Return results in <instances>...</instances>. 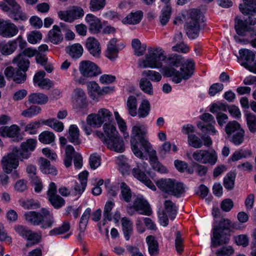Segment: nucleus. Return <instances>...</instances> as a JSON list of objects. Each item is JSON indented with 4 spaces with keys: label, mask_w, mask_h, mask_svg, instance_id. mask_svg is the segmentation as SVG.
Masks as SVG:
<instances>
[{
    "label": "nucleus",
    "mask_w": 256,
    "mask_h": 256,
    "mask_svg": "<svg viewBox=\"0 0 256 256\" xmlns=\"http://www.w3.org/2000/svg\"><path fill=\"white\" fill-rule=\"evenodd\" d=\"M182 56L177 54H171L164 56L161 52V61L164 66L162 68V75L166 77H171L172 81L176 84H179L182 80H186L190 78L194 70V62L192 60H186L182 64L180 71L175 68H178L182 63Z\"/></svg>",
    "instance_id": "obj_1"
},
{
    "label": "nucleus",
    "mask_w": 256,
    "mask_h": 256,
    "mask_svg": "<svg viewBox=\"0 0 256 256\" xmlns=\"http://www.w3.org/2000/svg\"><path fill=\"white\" fill-rule=\"evenodd\" d=\"M146 133L147 128L144 124L137 123L132 128L130 139L132 150L136 156L142 160H146V156L138 148V143L140 142L142 147L148 154L151 166L154 170L159 172L160 164L156 156V152L152 148L151 144L146 140Z\"/></svg>",
    "instance_id": "obj_2"
},
{
    "label": "nucleus",
    "mask_w": 256,
    "mask_h": 256,
    "mask_svg": "<svg viewBox=\"0 0 256 256\" xmlns=\"http://www.w3.org/2000/svg\"><path fill=\"white\" fill-rule=\"evenodd\" d=\"M36 139L30 138L21 144L22 150L16 148L12 149V152L4 156L2 160V168L6 172L10 173L13 169L16 168L18 166V160L27 159L30 157L28 151H33L36 145Z\"/></svg>",
    "instance_id": "obj_3"
},
{
    "label": "nucleus",
    "mask_w": 256,
    "mask_h": 256,
    "mask_svg": "<svg viewBox=\"0 0 256 256\" xmlns=\"http://www.w3.org/2000/svg\"><path fill=\"white\" fill-rule=\"evenodd\" d=\"M138 65L142 68H158L160 65L159 48H148L145 56L138 60Z\"/></svg>",
    "instance_id": "obj_4"
},
{
    "label": "nucleus",
    "mask_w": 256,
    "mask_h": 256,
    "mask_svg": "<svg viewBox=\"0 0 256 256\" xmlns=\"http://www.w3.org/2000/svg\"><path fill=\"white\" fill-rule=\"evenodd\" d=\"M161 190L163 198H166L168 196L180 197L184 192V188L182 183L176 182L172 179H161Z\"/></svg>",
    "instance_id": "obj_5"
},
{
    "label": "nucleus",
    "mask_w": 256,
    "mask_h": 256,
    "mask_svg": "<svg viewBox=\"0 0 256 256\" xmlns=\"http://www.w3.org/2000/svg\"><path fill=\"white\" fill-rule=\"evenodd\" d=\"M2 9L7 12L10 18L14 20H26L28 18L26 14L21 10L20 6L15 0H5V2L0 4Z\"/></svg>",
    "instance_id": "obj_6"
},
{
    "label": "nucleus",
    "mask_w": 256,
    "mask_h": 256,
    "mask_svg": "<svg viewBox=\"0 0 256 256\" xmlns=\"http://www.w3.org/2000/svg\"><path fill=\"white\" fill-rule=\"evenodd\" d=\"M231 225H216L213 228V237L212 242L214 246L226 244L229 242V236L232 231Z\"/></svg>",
    "instance_id": "obj_7"
},
{
    "label": "nucleus",
    "mask_w": 256,
    "mask_h": 256,
    "mask_svg": "<svg viewBox=\"0 0 256 256\" xmlns=\"http://www.w3.org/2000/svg\"><path fill=\"white\" fill-rule=\"evenodd\" d=\"M200 14V12L197 10H192L190 14V17L186 24V34L190 38L194 39L198 34L200 26L198 20Z\"/></svg>",
    "instance_id": "obj_8"
},
{
    "label": "nucleus",
    "mask_w": 256,
    "mask_h": 256,
    "mask_svg": "<svg viewBox=\"0 0 256 256\" xmlns=\"http://www.w3.org/2000/svg\"><path fill=\"white\" fill-rule=\"evenodd\" d=\"M84 14V10L78 6H73L68 10H60L58 12L61 20L70 23L83 17Z\"/></svg>",
    "instance_id": "obj_9"
},
{
    "label": "nucleus",
    "mask_w": 256,
    "mask_h": 256,
    "mask_svg": "<svg viewBox=\"0 0 256 256\" xmlns=\"http://www.w3.org/2000/svg\"><path fill=\"white\" fill-rule=\"evenodd\" d=\"M192 156L196 161L203 164L214 165L218 160L217 154L214 150H198L193 153Z\"/></svg>",
    "instance_id": "obj_10"
},
{
    "label": "nucleus",
    "mask_w": 256,
    "mask_h": 256,
    "mask_svg": "<svg viewBox=\"0 0 256 256\" xmlns=\"http://www.w3.org/2000/svg\"><path fill=\"white\" fill-rule=\"evenodd\" d=\"M38 51L32 48H27L24 50L22 53L18 54L12 60V63L16 64L18 68L24 72H26L30 65V61L26 56L31 58L35 56Z\"/></svg>",
    "instance_id": "obj_11"
},
{
    "label": "nucleus",
    "mask_w": 256,
    "mask_h": 256,
    "mask_svg": "<svg viewBox=\"0 0 256 256\" xmlns=\"http://www.w3.org/2000/svg\"><path fill=\"white\" fill-rule=\"evenodd\" d=\"M79 70L81 74L86 78H92L102 73L100 68L95 63L87 60L80 62Z\"/></svg>",
    "instance_id": "obj_12"
},
{
    "label": "nucleus",
    "mask_w": 256,
    "mask_h": 256,
    "mask_svg": "<svg viewBox=\"0 0 256 256\" xmlns=\"http://www.w3.org/2000/svg\"><path fill=\"white\" fill-rule=\"evenodd\" d=\"M14 230L20 236L28 240V242L26 244V246H31L40 242V235L32 232L23 225H17L14 227Z\"/></svg>",
    "instance_id": "obj_13"
},
{
    "label": "nucleus",
    "mask_w": 256,
    "mask_h": 256,
    "mask_svg": "<svg viewBox=\"0 0 256 256\" xmlns=\"http://www.w3.org/2000/svg\"><path fill=\"white\" fill-rule=\"evenodd\" d=\"M18 29L16 26L10 20L0 18V35L4 38H12L18 34Z\"/></svg>",
    "instance_id": "obj_14"
},
{
    "label": "nucleus",
    "mask_w": 256,
    "mask_h": 256,
    "mask_svg": "<svg viewBox=\"0 0 256 256\" xmlns=\"http://www.w3.org/2000/svg\"><path fill=\"white\" fill-rule=\"evenodd\" d=\"M240 56L238 58V61L240 64L253 72L254 66L250 65L254 58L255 54L253 52L248 49H241L239 50Z\"/></svg>",
    "instance_id": "obj_15"
},
{
    "label": "nucleus",
    "mask_w": 256,
    "mask_h": 256,
    "mask_svg": "<svg viewBox=\"0 0 256 256\" xmlns=\"http://www.w3.org/2000/svg\"><path fill=\"white\" fill-rule=\"evenodd\" d=\"M131 208L142 214L150 216L152 212L150 204L142 196H138L134 199Z\"/></svg>",
    "instance_id": "obj_16"
},
{
    "label": "nucleus",
    "mask_w": 256,
    "mask_h": 256,
    "mask_svg": "<svg viewBox=\"0 0 256 256\" xmlns=\"http://www.w3.org/2000/svg\"><path fill=\"white\" fill-rule=\"evenodd\" d=\"M56 184L54 182H50L47 192L48 200L54 208H58L64 204L65 201L63 198L56 194Z\"/></svg>",
    "instance_id": "obj_17"
},
{
    "label": "nucleus",
    "mask_w": 256,
    "mask_h": 256,
    "mask_svg": "<svg viewBox=\"0 0 256 256\" xmlns=\"http://www.w3.org/2000/svg\"><path fill=\"white\" fill-rule=\"evenodd\" d=\"M115 205L114 202L109 200L106 202L104 209L103 220L104 222H112L116 224L118 222L120 218V212L116 211L112 216L111 211Z\"/></svg>",
    "instance_id": "obj_18"
},
{
    "label": "nucleus",
    "mask_w": 256,
    "mask_h": 256,
    "mask_svg": "<svg viewBox=\"0 0 256 256\" xmlns=\"http://www.w3.org/2000/svg\"><path fill=\"white\" fill-rule=\"evenodd\" d=\"M25 72L19 68L16 70L13 67L10 66L5 69L4 74L8 79L12 78L13 80L16 83L21 84L26 80V76Z\"/></svg>",
    "instance_id": "obj_19"
},
{
    "label": "nucleus",
    "mask_w": 256,
    "mask_h": 256,
    "mask_svg": "<svg viewBox=\"0 0 256 256\" xmlns=\"http://www.w3.org/2000/svg\"><path fill=\"white\" fill-rule=\"evenodd\" d=\"M88 174V173L86 171H84L79 174V182H75L72 186L74 195L79 196L84 192L87 185Z\"/></svg>",
    "instance_id": "obj_20"
},
{
    "label": "nucleus",
    "mask_w": 256,
    "mask_h": 256,
    "mask_svg": "<svg viewBox=\"0 0 256 256\" xmlns=\"http://www.w3.org/2000/svg\"><path fill=\"white\" fill-rule=\"evenodd\" d=\"M86 47L93 56L98 58L101 54V46L98 41L94 37H89L86 42Z\"/></svg>",
    "instance_id": "obj_21"
},
{
    "label": "nucleus",
    "mask_w": 256,
    "mask_h": 256,
    "mask_svg": "<svg viewBox=\"0 0 256 256\" xmlns=\"http://www.w3.org/2000/svg\"><path fill=\"white\" fill-rule=\"evenodd\" d=\"M86 23L88 24L89 30L94 34L100 32L102 28V24L100 20L92 14H86L85 18Z\"/></svg>",
    "instance_id": "obj_22"
},
{
    "label": "nucleus",
    "mask_w": 256,
    "mask_h": 256,
    "mask_svg": "<svg viewBox=\"0 0 256 256\" xmlns=\"http://www.w3.org/2000/svg\"><path fill=\"white\" fill-rule=\"evenodd\" d=\"M105 144L112 150L122 152L125 149L123 140L118 136L105 140Z\"/></svg>",
    "instance_id": "obj_23"
},
{
    "label": "nucleus",
    "mask_w": 256,
    "mask_h": 256,
    "mask_svg": "<svg viewBox=\"0 0 256 256\" xmlns=\"http://www.w3.org/2000/svg\"><path fill=\"white\" fill-rule=\"evenodd\" d=\"M72 99V102L74 108H78L86 106V95L82 89L76 88L74 90Z\"/></svg>",
    "instance_id": "obj_24"
},
{
    "label": "nucleus",
    "mask_w": 256,
    "mask_h": 256,
    "mask_svg": "<svg viewBox=\"0 0 256 256\" xmlns=\"http://www.w3.org/2000/svg\"><path fill=\"white\" fill-rule=\"evenodd\" d=\"M132 174L135 178L142 182L148 188L153 190H156V188L154 184L148 178L145 173L140 169L138 166L132 169Z\"/></svg>",
    "instance_id": "obj_25"
},
{
    "label": "nucleus",
    "mask_w": 256,
    "mask_h": 256,
    "mask_svg": "<svg viewBox=\"0 0 256 256\" xmlns=\"http://www.w3.org/2000/svg\"><path fill=\"white\" fill-rule=\"evenodd\" d=\"M117 42L118 40L114 38L108 44L106 56L111 60H114L118 58L119 50L116 45Z\"/></svg>",
    "instance_id": "obj_26"
},
{
    "label": "nucleus",
    "mask_w": 256,
    "mask_h": 256,
    "mask_svg": "<svg viewBox=\"0 0 256 256\" xmlns=\"http://www.w3.org/2000/svg\"><path fill=\"white\" fill-rule=\"evenodd\" d=\"M48 40L54 44H58L60 43L62 40L63 36L58 26L54 25L50 30L48 35Z\"/></svg>",
    "instance_id": "obj_27"
},
{
    "label": "nucleus",
    "mask_w": 256,
    "mask_h": 256,
    "mask_svg": "<svg viewBox=\"0 0 256 256\" xmlns=\"http://www.w3.org/2000/svg\"><path fill=\"white\" fill-rule=\"evenodd\" d=\"M40 168L42 172L46 174H50L53 176L57 174L58 171L56 168L52 166L50 162L44 158L39 159Z\"/></svg>",
    "instance_id": "obj_28"
},
{
    "label": "nucleus",
    "mask_w": 256,
    "mask_h": 256,
    "mask_svg": "<svg viewBox=\"0 0 256 256\" xmlns=\"http://www.w3.org/2000/svg\"><path fill=\"white\" fill-rule=\"evenodd\" d=\"M244 4H240L239 8L244 14H252L256 13V5L254 0H243Z\"/></svg>",
    "instance_id": "obj_29"
},
{
    "label": "nucleus",
    "mask_w": 256,
    "mask_h": 256,
    "mask_svg": "<svg viewBox=\"0 0 256 256\" xmlns=\"http://www.w3.org/2000/svg\"><path fill=\"white\" fill-rule=\"evenodd\" d=\"M148 251L151 256H156L158 254V242L154 236H148L146 238Z\"/></svg>",
    "instance_id": "obj_30"
},
{
    "label": "nucleus",
    "mask_w": 256,
    "mask_h": 256,
    "mask_svg": "<svg viewBox=\"0 0 256 256\" xmlns=\"http://www.w3.org/2000/svg\"><path fill=\"white\" fill-rule=\"evenodd\" d=\"M164 215H166L170 220L174 219L177 213V208L174 203L170 200H168L164 202Z\"/></svg>",
    "instance_id": "obj_31"
},
{
    "label": "nucleus",
    "mask_w": 256,
    "mask_h": 256,
    "mask_svg": "<svg viewBox=\"0 0 256 256\" xmlns=\"http://www.w3.org/2000/svg\"><path fill=\"white\" fill-rule=\"evenodd\" d=\"M26 222L33 224H39L43 221V216L40 213L30 211L26 212L24 215Z\"/></svg>",
    "instance_id": "obj_32"
},
{
    "label": "nucleus",
    "mask_w": 256,
    "mask_h": 256,
    "mask_svg": "<svg viewBox=\"0 0 256 256\" xmlns=\"http://www.w3.org/2000/svg\"><path fill=\"white\" fill-rule=\"evenodd\" d=\"M28 100L31 104H44L48 102V98L42 93H32L28 96Z\"/></svg>",
    "instance_id": "obj_33"
},
{
    "label": "nucleus",
    "mask_w": 256,
    "mask_h": 256,
    "mask_svg": "<svg viewBox=\"0 0 256 256\" xmlns=\"http://www.w3.org/2000/svg\"><path fill=\"white\" fill-rule=\"evenodd\" d=\"M17 48L16 42L14 40L0 42V52L4 55H9L13 53Z\"/></svg>",
    "instance_id": "obj_34"
},
{
    "label": "nucleus",
    "mask_w": 256,
    "mask_h": 256,
    "mask_svg": "<svg viewBox=\"0 0 256 256\" xmlns=\"http://www.w3.org/2000/svg\"><path fill=\"white\" fill-rule=\"evenodd\" d=\"M66 52L73 58H80L83 53L84 49L80 44H74L66 48Z\"/></svg>",
    "instance_id": "obj_35"
},
{
    "label": "nucleus",
    "mask_w": 256,
    "mask_h": 256,
    "mask_svg": "<svg viewBox=\"0 0 256 256\" xmlns=\"http://www.w3.org/2000/svg\"><path fill=\"white\" fill-rule=\"evenodd\" d=\"M143 14L142 11H137L134 12H131L122 20L124 24H136L140 22Z\"/></svg>",
    "instance_id": "obj_36"
},
{
    "label": "nucleus",
    "mask_w": 256,
    "mask_h": 256,
    "mask_svg": "<svg viewBox=\"0 0 256 256\" xmlns=\"http://www.w3.org/2000/svg\"><path fill=\"white\" fill-rule=\"evenodd\" d=\"M19 130L18 126L14 124L10 127L2 126L0 128V135L4 137L14 138L18 136Z\"/></svg>",
    "instance_id": "obj_37"
},
{
    "label": "nucleus",
    "mask_w": 256,
    "mask_h": 256,
    "mask_svg": "<svg viewBox=\"0 0 256 256\" xmlns=\"http://www.w3.org/2000/svg\"><path fill=\"white\" fill-rule=\"evenodd\" d=\"M87 88L88 94L92 99H96L100 96V88L96 82L92 81L88 83Z\"/></svg>",
    "instance_id": "obj_38"
},
{
    "label": "nucleus",
    "mask_w": 256,
    "mask_h": 256,
    "mask_svg": "<svg viewBox=\"0 0 256 256\" xmlns=\"http://www.w3.org/2000/svg\"><path fill=\"white\" fill-rule=\"evenodd\" d=\"M120 198L126 202H130L131 200L132 192L130 187L124 182L120 184Z\"/></svg>",
    "instance_id": "obj_39"
},
{
    "label": "nucleus",
    "mask_w": 256,
    "mask_h": 256,
    "mask_svg": "<svg viewBox=\"0 0 256 256\" xmlns=\"http://www.w3.org/2000/svg\"><path fill=\"white\" fill-rule=\"evenodd\" d=\"M242 128L240 124L236 121L234 120L230 122L227 124L225 127V132L228 138H230L232 135L236 133V132L242 130Z\"/></svg>",
    "instance_id": "obj_40"
},
{
    "label": "nucleus",
    "mask_w": 256,
    "mask_h": 256,
    "mask_svg": "<svg viewBox=\"0 0 256 256\" xmlns=\"http://www.w3.org/2000/svg\"><path fill=\"white\" fill-rule=\"evenodd\" d=\"M150 109V104L148 100H143L140 104L138 110L137 109V114L140 118H146L149 114Z\"/></svg>",
    "instance_id": "obj_41"
},
{
    "label": "nucleus",
    "mask_w": 256,
    "mask_h": 256,
    "mask_svg": "<svg viewBox=\"0 0 256 256\" xmlns=\"http://www.w3.org/2000/svg\"><path fill=\"white\" fill-rule=\"evenodd\" d=\"M126 107L128 114L132 116L137 115V99L134 96H130L128 98Z\"/></svg>",
    "instance_id": "obj_42"
},
{
    "label": "nucleus",
    "mask_w": 256,
    "mask_h": 256,
    "mask_svg": "<svg viewBox=\"0 0 256 256\" xmlns=\"http://www.w3.org/2000/svg\"><path fill=\"white\" fill-rule=\"evenodd\" d=\"M79 130L76 125H71L69 128V141L74 144H79L80 140L79 138Z\"/></svg>",
    "instance_id": "obj_43"
},
{
    "label": "nucleus",
    "mask_w": 256,
    "mask_h": 256,
    "mask_svg": "<svg viewBox=\"0 0 256 256\" xmlns=\"http://www.w3.org/2000/svg\"><path fill=\"white\" fill-rule=\"evenodd\" d=\"M139 86L144 92L150 96L154 94L152 85L146 78H142L140 80Z\"/></svg>",
    "instance_id": "obj_44"
},
{
    "label": "nucleus",
    "mask_w": 256,
    "mask_h": 256,
    "mask_svg": "<svg viewBox=\"0 0 256 256\" xmlns=\"http://www.w3.org/2000/svg\"><path fill=\"white\" fill-rule=\"evenodd\" d=\"M87 124L94 128H98L104 124L96 113L91 114L87 116Z\"/></svg>",
    "instance_id": "obj_45"
},
{
    "label": "nucleus",
    "mask_w": 256,
    "mask_h": 256,
    "mask_svg": "<svg viewBox=\"0 0 256 256\" xmlns=\"http://www.w3.org/2000/svg\"><path fill=\"white\" fill-rule=\"evenodd\" d=\"M54 134L50 131L46 130L41 132L38 136V140L44 144H50L55 140Z\"/></svg>",
    "instance_id": "obj_46"
},
{
    "label": "nucleus",
    "mask_w": 256,
    "mask_h": 256,
    "mask_svg": "<svg viewBox=\"0 0 256 256\" xmlns=\"http://www.w3.org/2000/svg\"><path fill=\"white\" fill-rule=\"evenodd\" d=\"M161 1L166 3V6L164 8L161 18V24H166L168 21L172 14V8L168 4L170 0H161Z\"/></svg>",
    "instance_id": "obj_47"
},
{
    "label": "nucleus",
    "mask_w": 256,
    "mask_h": 256,
    "mask_svg": "<svg viewBox=\"0 0 256 256\" xmlns=\"http://www.w3.org/2000/svg\"><path fill=\"white\" fill-rule=\"evenodd\" d=\"M41 126V122L40 120H34L30 122L26 125L24 132L28 134L33 135L38 133V129Z\"/></svg>",
    "instance_id": "obj_48"
},
{
    "label": "nucleus",
    "mask_w": 256,
    "mask_h": 256,
    "mask_svg": "<svg viewBox=\"0 0 256 256\" xmlns=\"http://www.w3.org/2000/svg\"><path fill=\"white\" fill-rule=\"evenodd\" d=\"M42 112L40 107L37 106H32L29 108L23 110L21 115L26 118H32L40 114Z\"/></svg>",
    "instance_id": "obj_49"
},
{
    "label": "nucleus",
    "mask_w": 256,
    "mask_h": 256,
    "mask_svg": "<svg viewBox=\"0 0 256 256\" xmlns=\"http://www.w3.org/2000/svg\"><path fill=\"white\" fill-rule=\"evenodd\" d=\"M132 45L134 50L135 54L138 56H142L146 50V44H142L140 40L138 39L133 40Z\"/></svg>",
    "instance_id": "obj_50"
},
{
    "label": "nucleus",
    "mask_w": 256,
    "mask_h": 256,
    "mask_svg": "<svg viewBox=\"0 0 256 256\" xmlns=\"http://www.w3.org/2000/svg\"><path fill=\"white\" fill-rule=\"evenodd\" d=\"M19 203L26 210L35 209L40 206L39 202L33 199H21L19 200Z\"/></svg>",
    "instance_id": "obj_51"
},
{
    "label": "nucleus",
    "mask_w": 256,
    "mask_h": 256,
    "mask_svg": "<svg viewBox=\"0 0 256 256\" xmlns=\"http://www.w3.org/2000/svg\"><path fill=\"white\" fill-rule=\"evenodd\" d=\"M235 29L238 35L244 36L245 32L250 30V26L241 20H238L236 22Z\"/></svg>",
    "instance_id": "obj_52"
},
{
    "label": "nucleus",
    "mask_w": 256,
    "mask_h": 256,
    "mask_svg": "<svg viewBox=\"0 0 256 256\" xmlns=\"http://www.w3.org/2000/svg\"><path fill=\"white\" fill-rule=\"evenodd\" d=\"M96 114L100 118L103 124L108 123L112 118V113L105 108H100Z\"/></svg>",
    "instance_id": "obj_53"
},
{
    "label": "nucleus",
    "mask_w": 256,
    "mask_h": 256,
    "mask_svg": "<svg viewBox=\"0 0 256 256\" xmlns=\"http://www.w3.org/2000/svg\"><path fill=\"white\" fill-rule=\"evenodd\" d=\"M212 214L216 222H218L219 224H230L232 222L229 219L220 216V210L218 208H213Z\"/></svg>",
    "instance_id": "obj_54"
},
{
    "label": "nucleus",
    "mask_w": 256,
    "mask_h": 256,
    "mask_svg": "<svg viewBox=\"0 0 256 256\" xmlns=\"http://www.w3.org/2000/svg\"><path fill=\"white\" fill-rule=\"evenodd\" d=\"M236 174L230 172L226 174L224 178V186L228 190H232L234 186Z\"/></svg>",
    "instance_id": "obj_55"
},
{
    "label": "nucleus",
    "mask_w": 256,
    "mask_h": 256,
    "mask_svg": "<svg viewBox=\"0 0 256 256\" xmlns=\"http://www.w3.org/2000/svg\"><path fill=\"white\" fill-rule=\"evenodd\" d=\"M184 240L180 231L176 232L175 248L177 252L181 254L184 252Z\"/></svg>",
    "instance_id": "obj_56"
},
{
    "label": "nucleus",
    "mask_w": 256,
    "mask_h": 256,
    "mask_svg": "<svg viewBox=\"0 0 256 256\" xmlns=\"http://www.w3.org/2000/svg\"><path fill=\"white\" fill-rule=\"evenodd\" d=\"M244 131L243 129L236 132V133L232 135L230 138V140L236 146L242 144L244 141Z\"/></svg>",
    "instance_id": "obj_57"
},
{
    "label": "nucleus",
    "mask_w": 256,
    "mask_h": 256,
    "mask_svg": "<svg viewBox=\"0 0 256 256\" xmlns=\"http://www.w3.org/2000/svg\"><path fill=\"white\" fill-rule=\"evenodd\" d=\"M103 129L108 138L118 136L116 128L110 124H104Z\"/></svg>",
    "instance_id": "obj_58"
},
{
    "label": "nucleus",
    "mask_w": 256,
    "mask_h": 256,
    "mask_svg": "<svg viewBox=\"0 0 256 256\" xmlns=\"http://www.w3.org/2000/svg\"><path fill=\"white\" fill-rule=\"evenodd\" d=\"M246 122L249 130L252 132H256V116L252 113L246 114Z\"/></svg>",
    "instance_id": "obj_59"
},
{
    "label": "nucleus",
    "mask_w": 256,
    "mask_h": 256,
    "mask_svg": "<svg viewBox=\"0 0 256 256\" xmlns=\"http://www.w3.org/2000/svg\"><path fill=\"white\" fill-rule=\"evenodd\" d=\"M105 4L106 0H91L90 8L92 11L96 12L102 8Z\"/></svg>",
    "instance_id": "obj_60"
},
{
    "label": "nucleus",
    "mask_w": 256,
    "mask_h": 256,
    "mask_svg": "<svg viewBox=\"0 0 256 256\" xmlns=\"http://www.w3.org/2000/svg\"><path fill=\"white\" fill-rule=\"evenodd\" d=\"M42 38V34L38 31H32L28 35V41L32 44H36Z\"/></svg>",
    "instance_id": "obj_61"
},
{
    "label": "nucleus",
    "mask_w": 256,
    "mask_h": 256,
    "mask_svg": "<svg viewBox=\"0 0 256 256\" xmlns=\"http://www.w3.org/2000/svg\"><path fill=\"white\" fill-rule=\"evenodd\" d=\"M214 124H204L202 122L198 124V126L204 132H207L212 135L216 134L218 133L217 130L213 126Z\"/></svg>",
    "instance_id": "obj_62"
},
{
    "label": "nucleus",
    "mask_w": 256,
    "mask_h": 256,
    "mask_svg": "<svg viewBox=\"0 0 256 256\" xmlns=\"http://www.w3.org/2000/svg\"><path fill=\"white\" fill-rule=\"evenodd\" d=\"M188 142L190 146L194 148H200L202 146L201 140L195 134H188Z\"/></svg>",
    "instance_id": "obj_63"
},
{
    "label": "nucleus",
    "mask_w": 256,
    "mask_h": 256,
    "mask_svg": "<svg viewBox=\"0 0 256 256\" xmlns=\"http://www.w3.org/2000/svg\"><path fill=\"white\" fill-rule=\"evenodd\" d=\"M234 253V250L232 246H223L218 250L216 252L217 256H230Z\"/></svg>",
    "instance_id": "obj_64"
}]
</instances>
